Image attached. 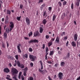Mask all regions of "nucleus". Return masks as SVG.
Returning a JSON list of instances; mask_svg holds the SVG:
<instances>
[{
	"instance_id": "f257e3e1",
	"label": "nucleus",
	"mask_w": 80,
	"mask_h": 80,
	"mask_svg": "<svg viewBox=\"0 0 80 80\" xmlns=\"http://www.w3.org/2000/svg\"><path fill=\"white\" fill-rule=\"evenodd\" d=\"M11 71L12 75H14L18 73V71H17V69L14 68H12L11 69Z\"/></svg>"
},
{
	"instance_id": "f03ea898",
	"label": "nucleus",
	"mask_w": 80,
	"mask_h": 80,
	"mask_svg": "<svg viewBox=\"0 0 80 80\" xmlns=\"http://www.w3.org/2000/svg\"><path fill=\"white\" fill-rule=\"evenodd\" d=\"M29 58L31 59V61L33 62L35 60V59L36 58V56H34L33 55L31 54L29 55Z\"/></svg>"
},
{
	"instance_id": "7ed1b4c3",
	"label": "nucleus",
	"mask_w": 80,
	"mask_h": 80,
	"mask_svg": "<svg viewBox=\"0 0 80 80\" xmlns=\"http://www.w3.org/2000/svg\"><path fill=\"white\" fill-rule=\"evenodd\" d=\"M29 43H38V41L36 39H32L28 41Z\"/></svg>"
},
{
	"instance_id": "20e7f679",
	"label": "nucleus",
	"mask_w": 80,
	"mask_h": 80,
	"mask_svg": "<svg viewBox=\"0 0 80 80\" xmlns=\"http://www.w3.org/2000/svg\"><path fill=\"white\" fill-rule=\"evenodd\" d=\"M26 22L27 25H28V26H30V19H29L28 18H26Z\"/></svg>"
},
{
	"instance_id": "39448f33",
	"label": "nucleus",
	"mask_w": 80,
	"mask_h": 80,
	"mask_svg": "<svg viewBox=\"0 0 80 80\" xmlns=\"http://www.w3.org/2000/svg\"><path fill=\"white\" fill-rule=\"evenodd\" d=\"M20 46H21V44H18L17 46V48L18 50V52L21 53H22V50L20 49Z\"/></svg>"
},
{
	"instance_id": "423d86ee",
	"label": "nucleus",
	"mask_w": 80,
	"mask_h": 80,
	"mask_svg": "<svg viewBox=\"0 0 80 80\" xmlns=\"http://www.w3.org/2000/svg\"><path fill=\"white\" fill-rule=\"evenodd\" d=\"M10 24L11 25H10V27L11 28L10 29V32H11L12 30V29L13 28V27H14V25H13V23L12 22H10Z\"/></svg>"
},
{
	"instance_id": "0eeeda50",
	"label": "nucleus",
	"mask_w": 80,
	"mask_h": 80,
	"mask_svg": "<svg viewBox=\"0 0 80 80\" xmlns=\"http://www.w3.org/2000/svg\"><path fill=\"white\" fill-rule=\"evenodd\" d=\"M78 38V34L77 33L75 34L74 35V40L75 42L77 41V39Z\"/></svg>"
},
{
	"instance_id": "6e6552de",
	"label": "nucleus",
	"mask_w": 80,
	"mask_h": 80,
	"mask_svg": "<svg viewBox=\"0 0 80 80\" xmlns=\"http://www.w3.org/2000/svg\"><path fill=\"white\" fill-rule=\"evenodd\" d=\"M59 78V79H61V80H62L63 79V74L61 72H60L58 74Z\"/></svg>"
},
{
	"instance_id": "1a4fd4ad",
	"label": "nucleus",
	"mask_w": 80,
	"mask_h": 80,
	"mask_svg": "<svg viewBox=\"0 0 80 80\" xmlns=\"http://www.w3.org/2000/svg\"><path fill=\"white\" fill-rule=\"evenodd\" d=\"M27 70H28V69L27 68H26L25 69H24L23 75L24 76H26L27 72Z\"/></svg>"
},
{
	"instance_id": "9d476101",
	"label": "nucleus",
	"mask_w": 80,
	"mask_h": 80,
	"mask_svg": "<svg viewBox=\"0 0 80 80\" xmlns=\"http://www.w3.org/2000/svg\"><path fill=\"white\" fill-rule=\"evenodd\" d=\"M4 72H5V73H8V72H10V70L7 68H5L4 69Z\"/></svg>"
},
{
	"instance_id": "9b49d317",
	"label": "nucleus",
	"mask_w": 80,
	"mask_h": 80,
	"mask_svg": "<svg viewBox=\"0 0 80 80\" xmlns=\"http://www.w3.org/2000/svg\"><path fill=\"white\" fill-rule=\"evenodd\" d=\"M71 45L74 47H76V42L74 41H72L71 42Z\"/></svg>"
},
{
	"instance_id": "f8f14e48",
	"label": "nucleus",
	"mask_w": 80,
	"mask_h": 80,
	"mask_svg": "<svg viewBox=\"0 0 80 80\" xmlns=\"http://www.w3.org/2000/svg\"><path fill=\"white\" fill-rule=\"evenodd\" d=\"M60 41V38H59V37H57L56 38L55 40V42H56V43H59V42Z\"/></svg>"
},
{
	"instance_id": "ddd939ff",
	"label": "nucleus",
	"mask_w": 80,
	"mask_h": 80,
	"mask_svg": "<svg viewBox=\"0 0 80 80\" xmlns=\"http://www.w3.org/2000/svg\"><path fill=\"white\" fill-rule=\"evenodd\" d=\"M39 35V32H36L34 33V36L35 37H37V36H38Z\"/></svg>"
},
{
	"instance_id": "4468645a",
	"label": "nucleus",
	"mask_w": 80,
	"mask_h": 80,
	"mask_svg": "<svg viewBox=\"0 0 80 80\" xmlns=\"http://www.w3.org/2000/svg\"><path fill=\"white\" fill-rule=\"evenodd\" d=\"M39 72L41 73L42 74L44 75L45 74V71L43 70H41L39 68L38 69Z\"/></svg>"
},
{
	"instance_id": "2eb2a0df",
	"label": "nucleus",
	"mask_w": 80,
	"mask_h": 80,
	"mask_svg": "<svg viewBox=\"0 0 80 80\" xmlns=\"http://www.w3.org/2000/svg\"><path fill=\"white\" fill-rule=\"evenodd\" d=\"M80 0H77V2L76 3V5L77 6H79L80 4Z\"/></svg>"
},
{
	"instance_id": "dca6fc26",
	"label": "nucleus",
	"mask_w": 80,
	"mask_h": 80,
	"mask_svg": "<svg viewBox=\"0 0 80 80\" xmlns=\"http://www.w3.org/2000/svg\"><path fill=\"white\" fill-rule=\"evenodd\" d=\"M56 17L57 16H56V15H55L54 14L53 15V17H52V21L53 22H54V21H55V19H56Z\"/></svg>"
},
{
	"instance_id": "f3484780",
	"label": "nucleus",
	"mask_w": 80,
	"mask_h": 80,
	"mask_svg": "<svg viewBox=\"0 0 80 80\" xmlns=\"http://www.w3.org/2000/svg\"><path fill=\"white\" fill-rule=\"evenodd\" d=\"M47 22V20H46V19H44L42 21V23L43 24V25H45V24H46Z\"/></svg>"
},
{
	"instance_id": "a211bd4d",
	"label": "nucleus",
	"mask_w": 80,
	"mask_h": 80,
	"mask_svg": "<svg viewBox=\"0 0 80 80\" xmlns=\"http://www.w3.org/2000/svg\"><path fill=\"white\" fill-rule=\"evenodd\" d=\"M11 14V11L10 10H8L7 11V14H8V15H10Z\"/></svg>"
},
{
	"instance_id": "6ab92c4d",
	"label": "nucleus",
	"mask_w": 80,
	"mask_h": 80,
	"mask_svg": "<svg viewBox=\"0 0 80 80\" xmlns=\"http://www.w3.org/2000/svg\"><path fill=\"white\" fill-rule=\"evenodd\" d=\"M43 16L45 18L47 17V13L46 12H43Z\"/></svg>"
},
{
	"instance_id": "aec40b11",
	"label": "nucleus",
	"mask_w": 80,
	"mask_h": 80,
	"mask_svg": "<svg viewBox=\"0 0 80 80\" xmlns=\"http://www.w3.org/2000/svg\"><path fill=\"white\" fill-rule=\"evenodd\" d=\"M40 63L41 66V70H43V64H42V62L41 61H40Z\"/></svg>"
},
{
	"instance_id": "412c9836",
	"label": "nucleus",
	"mask_w": 80,
	"mask_h": 80,
	"mask_svg": "<svg viewBox=\"0 0 80 80\" xmlns=\"http://www.w3.org/2000/svg\"><path fill=\"white\" fill-rule=\"evenodd\" d=\"M43 28H42L41 27H40V28L39 32H40V33H42L43 32Z\"/></svg>"
},
{
	"instance_id": "4be33fe9",
	"label": "nucleus",
	"mask_w": 80,
	"mask_h": 80,
	"mask_svg": "<svg viewBox=\"0 0 80 80\" xmlns=\"http://www.w3.org/2000/svg\"><path fill=\"white\" fill-rule=\"evenodd\" d=\"M54 53V51H50L49 55L50 56L53 55Z\"/></svg>"
},
{
	"instance_id": "5701e85b",
	"label": "nucleus",
	"mask_w": 80,
	"mask_h": 80,
	"mask_svg": "<svg viewBox=\"0 0 80 80\" xmlns=\"http://www.w3.org/2000/svg\"><path fill=\"white\" fill-rule=\"evenodd\" d=\"M65 63L64 62H61V67H64L65 65Z\"/></svg>"
},
{
	"instance_id": "b1692460",
	"label": "nucleus",
	"mask_w": 80,
	"mask_h": 80,
	"mask_svg": "<svg viewBox=\"0 0 80 80\" xmlns=\"http://www.w3.org/2000/svg\"><path fill=\"white\" fill-rule=\"evenodd\" d=\"M7 34L6 33H4V39L7 38Z\"/></svg>"
},
{
	"instance_id": "393cba45",
	"label": "nucleus",
	"mask_w": 80,
	"mask_h": 80,
	"mask_svg": "<svg viewBox=\"0 0 80 80\" xmlns=\"http://www.w3.org/2000/svg\"><path fill=\"white\" fill-rule=\"evenodd\" d=\"M17 64L18 67H19L20 66V65H21V64H20V62H19V61H17Z\"/></svg>"
},
{
	"instance_id": "a878e982",
	"label": "nucleus",
	"mask_w": 80,
	"mask_h": 80,
	"mask_svg": "<svg viewBox=\"0 0 80 80\" xmlns=\"http://www.w3.org/2000/svg\"><path fill=\"white\" fill-rule=\"evenodd\" d=\"M65 35V32H62L61 34V36H63V35Z\"/></svg>"
},
{
	"instance_id": "bb28decb",
	"label": "nucleus",
	"mask_w": 80,
	"mask_h": 80,
	"mask_svg": "<svg viewBox=\"0 0 80 80\" xmlns=\"http://www.w3.org/2000/svg\"><path fill=\"white\" fill-rule=\"evenodd\" d=\"M20 18H21V16H20L19 17H17V19L18 21H20Z\"/></svg>"
},
{
	"instance_id": "cd10ccee",
	"label": "nucleus",
	"mask_w": 80,
	"mask_h": 80,
	"mask_svg": "<svg viewBox=\"0 0 80 80\" xmlns=\"http://www.w3.org/2000/svg\"><path fill=\"white\" fill-rule=\"evenodd\" d=\"M22 72H20L19 73V75L18 76V78H19V79L20 78V77H21V75H22Z\"/></svg>"
},
{
	"instance_id": "c85d7f7f",
	"label": "nucleus",
	"mask_w": 80,
	"mask_h": 80,
	"mask_svg": "<svg viewBox=\"0 0 80 80\" xmlns=\"http://www.w3.org/2000/svg\"><path fill=\"white\" fill-rule=\"evenodd\" d=\"M28 80H33V78L32 77H30L28 78Z\"/></svg>"
},
{
	"instance_id": "c756f323",
	"label": "nucleus",
	"mask_w": 80,
	"mask_h": 80,
	"mask_svg": "<svg viewBox=\"0 0 80 80\" xmlns=\"http://www.w3.org/2000/svg\"><path fill=\"white\" fill-rule=\"evenodd\" d=\"M19 67H20L21 68H23L24 67V65L23 64H21Z\"/></svg>"
},
{
	"instance_id": "7c9ffc66",
	"label": "nucleus",
	"mask_w": 80,
	"mask_h": 80,
	"mask_svg": "<svg viewBox=\"0 0 80 80\" xmlns=\"http://www.w3.org/2000/svg\"><path fill=\"white\" fill-rule=\"evenodd\" d=\"M51 45H52V42H51L48 43V46L49 47L51 46Z\"/></svg>"
},
{
	"instance_id": "2f4dec72",
	"label": "nucleus",
	"mask_w": 80,
	"mask_h": 80,
	"mask_svg": "<svg viewBox=\"0 0 80 80\" xmlns=\"http://www.w3.org/2000/svg\"><path fill=\"white\" fill-rule=\"evenodd\" d=\"M32 34L33 33L32 32H31L28 34L29 36L30 37L31 36V35H32Z\"/></svg>"
},
{
	"instance_id": "473e14b6",
	"label": "nucleus",
	"mask_w": 80,
	"mask_h": 80,
	"mask_svg": "<svg viewBox=\"0 0 80 80\" xmlns=\"http://www.w3.org/2000/svg\"><path fill=\"white\" fill-rule=\"evenodd\" d=\"M28 50L30 52H32V51H33V50L32 49V48H29Z\"/></svg>"
},
{
	"instance_id": "72a5a7b5",
	"label": "nucleus",
	"mask_w": 80,
	"mask_h": 80,
	"mask_svg": "<svg viewBox=\"0 0 80 80\" xmlns=\"http://www.w3.org/2000/svg\"><path fill=\"white\" fill-rule=\"evenodd\" d=\"M15 58L16 59V60H18V55H15Z\"/></svg>"
},
{
	"instance_id": "f704fd0d",
	"label": "nucleus",
	"mask_w": 80,
	"mask_h": 80,
	"mask_svg": "<svg viewBox=\"0 0 80 80\" xmlns=\"http://www.w3.org/2000/svg\"><path fill=\"white\" fill-rule=\"evenodd\" d=\"M49 50H48V47H46V52H48Z\"/></svg>"
},
{
	"instance_id": "c9c22d12",
	"label": "nucleus",
	"mask_w": 80,
	"mask_h": 80,
	"mask_svg": "<svg viewBox=\"0 0 80 80\" xmlns=\"http://www.w3.org/2000/svg\"><path fill=\"white\" fill-rule=\"evenodd\" d=\"M52 7H49L48 10L49 12H51L52 10Z\"/></svg>"
},
{
	"instance_id": "e433bc0d",
	"label": "nucleus",
	"mask_w": 80,
	"mask_h": 80,
	"mask_svg": "<svg viewBox=\"0 0 80 80\" xmlns=\"http://www.w3.org/2000/svg\"><path fill=\"white\" fill-rule=\"evenodd\" d=\"M5 23H8V19H6L5 21Z\"/></svg>"
},
{
	"instance_id": "4c0bfd02",
	"label": "nucleus",
	"mask_w": 80,
	"mask_h": 80,
	"mask_svg": "<svg viewBox=\"0 0 80 80\" xmlns=\"http://www.w3.org/2000/svg\"><path fill=\"white\" fill-rule=\"evenodd\" d=\"M28 54H26L24 55V57H25L26 58H28Z\"/></svg>"
},
{
	"instance_id": "58836bf2",
	"label": "nucleus",
	"mask_w": 80,
	"mask_h": 80,
	"mask_svg": "<svg viewBox=\"0 0 80 80\" xmlns=\"http://www.w3.org/2000/svg\"><path fill=\"white\" fill-rule=\"evenodd\" d=\"M58 4L59 5L60 7L62 6V2H61L60 1L58 2Z\"/></svg>"
},
{
	"instance_id": "ea45409f",
	"label": "nucleus",
	"mask_w": 80,
	"mask_h": 80,
	"mask_svg": "<svg viewBox=\"0 0 80 80\" xmlns=\"http://www.w3.org/2000/svg\"><path fill=\"white\" fill-rule=\"evenodd\" d=\"M50 37V36L48 35H46V39H48V38Z\"/></svg>"
},
{
	"instance_id": "a19ab883",
	"label": "nucleus",
	"mask_w": 80,
	"mask_h": 80,
	"mask_svg": "<svg viewBox=\"0 0 80 80\" xmlns=\"http://www.w3.org/2000/svg\"><path fill=\"white\" fill-rule=\"evenodd\" d=\"M67 4V1H64L63 2V5H66V4Z\"/></svg>"
},
{
	"instance_id": "79ce46f5",
	"label": "nucleus",
	"mask_w": 80,
	"mask_h": 80,
	"mask_svg": "<svg viewBox=\"0 0 80 80\" xmlns=\"http://www.w3.org/2000/svg\"><path fill=\"white\" fill-rule=\"evenodd\" d=\"M13 78H14V79H15V80H18V79L17 78V77H16V75L14 76V77H13Z\"/></svg>"
},
{
	"instance_id": "37998d69",
	"label": "nucleus",
	"mask_w": 80,
	"mask_h": 80,
	"mask_svg": "<svg viewBox=\"0 0 80 80\" xmlns=\"http://www.w3.org/2000/svg\"><path fill=\"white\" fill-rule=\"evenodd\" d=\"M9 29H7V28L6 30V33H9Z\"/></svg>"
},
{
	"instance_id": "c03bdc74",
	"label": "nucleus",
	"mask_w": 80,
	"mask_h": 80,
	"mask_svg": "<svg viewBox=\"0 0 80 80\" xmlns=\"http://www.w3.org/2000/svg\"><path fill=\"white\" fill-rule=\"evenodd\" d=\"M71 7L72 9H73L74 7H73V3H72L71 4Z\"/></svg>"
},
{
	"instance_id": "a18cd8bd",
	"label": "nucleus",
	"mask_w": 80,
	"mask_h": 80,
	"mask_svg": "<svg viewBox=\"0 0 80 80\" xmlns=\"http://www.w3.org/2000/svg\"><path fill=\"white\" fill-rule=\"evenodd\" d=\"M10 77V76L9 75H7V77L6 78L7 79H8Z\"/></svg>"
},
{
	"instance_id": "49530a36",
	"label": "nucleus",
	"mask_w": 80,
	"mask_h": 80,
	"mask_svg": "<svg viewBox=\"0 0 80 80\" xmlns=\"http://www.w3.org/2000/svg\"><path fill=\"white\" fill-rule=\"evenodd\" d=\"M66 56H67L68 58H69V57H70V53H68Z\"/></svg>"
},
{
	"instance_id": "de8ad7c7",
	"label": "nucleus",
	"mask_w": 80,
	"mask_h": 80,
	"mask_svg": "<svg viewBox=\"0 0 80 80\" xmlns=\"http://www.w3.org/2000/svg\"><path fill=\"white\" fill-rule=\"evenodd\" d=\"M51 42H53V41H55V38H53L51 39Z\"/></svg>"
},
{
	"instance_id": "09e8293b",
	"label": "nucleus",
	"mask_w": 80,
	"mask_h": 80,
	"mask_svg": "<svg viewBox=\"0 0 80 80\" xmlns=\"http://www.w3.org/2000/svg\"><path fill=\"white\" fill-rule=\"evenodd\" d=\"M45 47V44H43L42 47V49H44Z\"/></svg>"
},
{
	"instance_id": "8fccbe9b",
	"label": "nucleus",
	"mask_w": 80,
	"mask_h": 80,
	"mask_svg": "<svg viewBox=\"0 0 80 80\" xmlns=\"http://www.w3.org/2000/svg\"><path fill=\"white\" fill-rule=\"evenodd\" d=\"M6 43L7 45V47L8 48L9 47V44H8V42L7 41L6 42Z\"/></svg>"
},
{
	"instance_id": "3c124183",
	"label": "nucleus",
	"mask_w": 80,
	"mask_h": 80,
	"mask_svg": "<svg viewBox=\"0 0 80 80\" xmlns=\"http://www.w3.org/2000/svg\"><path fill=\"white\" fill-rule=\"evenodd\" d=\"M30 65L32 67L33 66V64L32 62H31L30 63Z\"/></svg>"
},
{
	"instance_id": "603ef678",
	"label": "nucleus",
	"mask_w": 80,
	"mask_h": 80,
	"mask_svg": "<svg viewBox=\"0 0 80 80\" xmlns=\"http://www.w3.org/2000/svg\"><path fill=\"white\" fill-rule=\"evenodd\" d=\"M12 58V56H8V59H10Z\"/></svg>"
},
{
	"instance_id": "864d4df0",
	"label": "nucleus",
	"mask_w": 80,
	"mask_h": 80,
	"mask_svg": "<svg viewBox=\"0 0 80 80\" xmlns=\"http://www.w3.org/2000/svg\"><path fill=\"white\" fill-rule=\"evenodd\" d=\"M67 58H67V57L66 56H65L64 58H63V59H64V60H66V59H67Z\"/></svg>"
},
{
	"instance_id": "5fc2aeb1",
	"label": "nucleus",
	"mask_w": 80,
	"mask_h": 80,
	"mask_svg": "<svg viewBox=\"0 0 80 80\" xmlns=\"http://www.w3.org/2000/svg\"><path fill=\"white\" fill-rule=\"evenodd\" d=\"M2 47L3 48H5V44L3 43L2 44Z\"/></svg>"
},
{
	"instance_id": "6e6d98bb",
	"label": "nucleus",
	"mask_w": 80,
	"mask_h": 80,
	"mask_svg": "<svg viewBox=\"0 0 80 80\" xmlns=\"http://www.w3.org/2000/svg\"><path fill=\"white\" fill-rule=\"evenodd\" d=\"M45 6V4H43V5H42L41 7L43 8Z\"/></svg>"
},
{
	"instance_id": "4d7b16f0",
	"label": "nucleus",
	"mask_w": 80,
	"mask_h": 80,
	"mask_svg": "<svg viewBox=\"0 0 80 80\" xmlns=\"http://www.w3.org/2000/svg\"><path fill=\"white\" fill-rule=\"evenodd\" d=\"M47 62L48 63H49L50 64H51L52 63V62L50 61H48Z\"/></svg>"
},
{
	"instance_id": "13d9d810",
	"label": "nucleus",
	"mask_w": 80,
	"mask_h": 80,
	"mask_svg": "<svg viewBox=\"0 0 80 80\" xmlns=\"http://www.w3.org/2000/svg\"><path fill=\"white\" fill-rule=\"evenodd\" d=\"M24 38L25 39V40H29V38L26 37H24Z\"/></svg>"
},
{
	"instance_id": "bf43d9fd",
	"label": "nucleus",
	"mask_w": 80,
	"mask_h": 80,
	"mask_svg": "<svg viewBox=\"0 0 80 80\" xmlns=\"http://www.w3.org/2000/svg\"><path fill=\"white\" fill-rule=\"evenodd\" d=\"M68 43H69L68 41H67V43H66V45L67 47V46H68Z\"/></svg>"
},
{
	"instance_id": "052dcab7",
	"label": "nucleus",
	"mask_w": 80,
	"mask_h": 80,
	"mask_svg": "<svg viewBox=\"0 0 80 80\" xmlns=\"http://www.w3.org/2000/svg\"><path fill=\"white\" fill-rule=\"evenodd\" d=\"M64 39L65 40H67V37H64Z\"/></svg>"
},
{
	"instance_id": "680f3d73",
	"label": "nucleus",
	"mask_w": 80,
	"mask_h": 80,
	"mask_svg": "<svg viewBox=\"0 0 80 80\" xmlns=\"http://www.w3.org/2000/svg\"><path fill=\"white\" fill-rule=\"evenodd\" d=\"M23 7V6H22V5L21 4L20 5V8H21V9H22V8Z\"/></svg>"
},
{
	"instance_id": "e2e57ef3",
	"label": "nucleus",
	"mask_w": 80,
	"mask_h": 80,
	"mask_svg": "<svg viewBox=\"0 0 80 80\" xmlns=\"http://www.w3.org/2000/svg\"><path fill=\"white\" fill-rule=\"evenodd\" d=\"M21 80H25V79H24V78L23 77V76H22Z\"/></svg>"
},
{
	"instance_id": "0e129e2a",
	"label": "nucleus",
	"mask_w": 80,
	"mask_h": 80,
	"mask_svg": "<svg viewBox=\"0 0 80 80\" xmlns=\"http://www.w3.org/2000/svg\"><path fill=\"white\" fill-rule=\"evenodd\" d=\"M80 80V76L78 78H77L76 80Z\"/></svg>"
},
{
	"instance_id": "69168bd1",
	"label": "nucleus",
	"mask_w": 80,
	"mask_h": 80,
	"mask_svg": "<svg viewBox=\"0 0 80 80\" xmlns=\"http://www.w3.org/2000/svg\"><path fill=\"white\" fill-rule=\"evenodd\" d=\"M43 8V7H42V6L41 7H40V10H42V9Z\"/></svg>"
},
{
	"instance_id": "338daca9",
	"label": "nucleus",
	"mask_w": 80,
	"mask_h": 80,
	"mask_svg": "<svg viewBox=\"0 0 80 80\" xmlns=\"http://www.w3.org/2000/svg\"><path fill=\"white\" fill-rule=\"evenodd\" d=\"M9 67H12V64L9 63Z\"/></svg>"
},
{
	"instance_id": "774afa93",
	"label": "nucleus",
	"mask_w": 80,
	"mask_h": 80,
	"mask_svg": "<svg viewBox=\"0 0 80 80\" xmlns=\"http://www.w3.org/2000/svg\"><path fill=\"white\" fill-rule=\"evenodd\" d=\"M4 18H2V22H4Z\"/></svg>"
}]
</instances>
